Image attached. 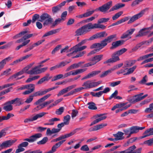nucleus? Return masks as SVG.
I'll return each instance as SVG.
<instances>
[{
	"mask_svg": "<svg viewBox=\"0 0 153 153\" xmlns=\"http://www.w3.org/2000/svg\"><path fill=\"white\" fill-rule=\"evenodd\" d=\"M50 16V15L47 13H43L40 16V19L38 20V21L41 22H42L45 20V21Z\"/></svg>",
	"mask_w": 153,
	"mask_h": 153,
	"instance_id": "obj_32",
	"label": "nucleus"
},
{
	"mask_svg": "<svg viewBox=\"0 0 153 153\" xmlns=\"http://www.w3.org/2000/svg\"><path fill=\"white\" fill-rule=\"evenodd\" d=\"M103 56V55L102 54L96 55L91 58L90 60L93 61L95 64L102 59Z\"/></svg>",
	"mask_w": 153,
	"mask_h": 153,
	"instance_id": "obj_26",
	"label": "nucleus"
},
{
	"mask_svg": "<svg viewBox=\"0 0 153 153\" xmlns=\"http://www.w3.org/2000/svg\"><path fill=\"white\" fill-rule=\"evenodd\" d=\"M65 141V140H63L56 143L52 147L51 150H50L46 153H53L56 151V149L59 147Z\"/></svg>",
	"mask_w": 153,
	"mask_h": 153,
	"instance_id": "obj_17",
	"label": "nucleus"
},
{
	"mask_svg": "<svg viewBox=\"0 0 153 153\" xmlns=\"http://www.w3.org/2000/svg\"><path fill=\"white\" fill-rule=\"evenodd\" d=\"M137 67V66L135 65L132 68H131L129 69L127 72L126 73H125L123 74L124 75H128L132 73L135 70V69Z\"/></svg>",
	"mask_w": 153,
	"mask_h": 153,
	"instance_id": "obj_45",
	"label": "nucleus"
},
{
	"mask_svg": "<svg viewBox=\"0 0 153 153\" xmlns=\"http://www.w3.org/2000/svg\"><path fill=\"white\" fill-rule=\"evenodd\" d=\"M28 145V143L26 141L23 142L19 144L18 146V149L15 151V153H19L24 151L25 149L23 147H26Z\"/></svg>",
	"mask_w": 153,
	"mask_h": 153,
	"instance_id": "obj_12",
	"label": "nucleus"
},
{
	"mask_svg": "<svg viewBox=\"0 0 153 153\" xmlns=\"http://www.w3.org/2000/svg\"><path fill=\"white\" fill-rule=\"evenodd\" d=\"M112 5V1H110L95 9L96 11H99L104 13L107 12Z\"/></svg>",
	"mask_w": 153,
	"mask_h": 153,
	"instance_id": "obj_6",
	"label": "nucleus"
},
{
	"mask_svg": "<svg viewBox=\"0 0 153 153\" xmlns=\"http://www.w3.org/2000/svg\"><path fill=\"white\" fill-rule=\"evenodd\" d=\"M134 28L131 29L127 30L124 33L121 37V38L124 39L127 38L128 36L131 35L135 31Z\"/></svg>",
	"mask_w": 153,
	"mask_h": 153,
	"instance_id": "obj_23",
	"label": "nucleus"
},
{
	"mask_svg": "<svg viewBox=\"0 0 153 153\" xmlns=\"http://www.w3.org/2000/svg\"><path fill=\"white\" fill-rule=\"evenodd\" d=\"M143 0H135L132 3L131 6L132 7L134 6L138 5L139 3L143 1Z\"/></svg>",
	"mask_w": 153,
	"mask_h": 153,
	"instance_id": "obj_61",
	"label": "nucleus"
},
{
	"mask_svg": "<svg viewBox=\"0 0 153 153\" xmlns=\"http://www.w3.org/2000/svg\"><path fill=\"white\" fill-rule=\"evenodd\" d=\"M32 54H29L27 55H26L24 56H23L20 58L19 59H17L15 61L13 62L14 63H18L24 60H25L26 59H27L29 57L31 56H32Z\"/></svg>",
	"mask_w": 153,
	"mask_h": 153,
	"instance_id": "obj_37",
	"label": "nucleus"
},
{
	"mask_svg": "<svg viewBox=\"0 0 153 153\" xmlns=\"http://www.w3.org/2000/svg\"><path fill=\"white\" fill-rule=\"evenodd\" d=\"M107 34L105 31L102 32L97 33L91 36L88 39L89 40H93L95 39L100 38L102 37H106Z\"/></svg>",
	"mask_w": 153,
	"mask_h": 153,
	"instance_id": "obj_14",
	"label": "nucleus"
},
{
	"mask_svg": "<svg viewBox=\"0 0 153 153\" xmlns=\"http://www.w3.org/2000/svg\"><path fill=\"white\" fill-rule=\"evenodd\" d=\"M125 6V4L121 3H118L114 6H113L109 10V12H111L115 10H118L120 8L124 7Z\"/></svg>",
	"mask_w": 153,
	"mask_h": 153,
	"instance_id": "obj_27",
	"label": "nucleus"
},
{
	"mask_svg": "<svg viewBox=\"0 0 153 153\" xmlns=\"http://www.w3.org/2000/svg\"><path fill=\"white\" fill-rule=\"evenodd\" d=\"M136 62L135 60H131L129 61H126L124 65V68H126L132 66Z\"/></svg>",
	"mask_w": 153,
	"mask_h": 153,
	"instance_id": "obj_34",
	"label": "nucleus"
},
{
	"mask_svg": "<svg viewBox=\"0 0 153 153\" xmlns=\"http://www.w3.org/2000/svg\"><path fill=\"white\" fill-rule=\"evenodd\" d=\"M64 108L63 107H60L59 109L56 111L55 113L57 115H61L64 112Z\"/></svg>",
	"mask_w": 153,
	"mask_h": 153,
	"instance_id": "obj_51",
	"label": "nucleus"
},
{
	"mask_svg": "<svg viewBox=\"0 0 153 153\" xmlns=\"http://www.w3.org/2000/svg\"><path fill=\"white\" fill-rule=\"evenodd\" d=\"M148 28H145L141 29L138 32L137 34L136 35L135 37H139L147 35V34L149 33L148 31H146V30H148Z\"/></svg>",
	"mask_w": 153,
	"mask_h": 153,
	"instance_id": "obj_25",
	"label": "nucleus"
},
{
	"mask_svg": "<svg viewBox=\"0 0 153 153\" xmlns=\"http://www.w3.org/2000/svg\"><path fill=\"white\" fill-rule=\"evenodd\" d=\"M149 8H146L141 10L139 13L133 16L130 18L129 16L126 17L119 20L120 21L121 24L128 21L130 19L128 22V24L131 23L142 16L146 12L148 11L149 10Z\"/></svg>",
	"mask_w": 153,
	"mask_h": 153,
	"instance_id": "obj_1",
	"label": "nucleus"
},
{
	"mask_svg": "<svg viewBox=\"0 0 153 153\" xmlns=\"http://www.w3.org/2000/svg\"><path fill=\"white\" fill-rule=\"evenodd\" d=\"M91 29H93L94 28H101L102 30L105 29L106 28V26L103 25L99 24H93L92 23H89Z\"/></svg>",
	"mask_w": 153,
	"mask_h": 153,
	"instance_id": "obj_22",
	"label": "nucleus"
},
{
	"mask_svg": "<svg viewBox=\"0 0 153 153\" xmlns=\"http://www.w3.org/2000/svg\"><path fill=\"white\" fill-rule=\"evenodd\" d=\"M89 105L88 108L91 110H96L97 109V107L96 106V104L93 102H90L88 103Z\"/></svg>",
	"mask_w": 153,
	"mask_h": 153,
	"instance_id": "obj_42",
	"label": "nucleus"
},
{
	"mask_svg": "<svg viewBox=\"0 0 153 153\" xmlns=\"http://www.w3.org/2000/svg\"><path fill=\"white\" fill-rule=\"evenodd\" d=\"M107 125L106 123H102L96 126L97 130L100 129Z\"/></svg>",
	"mask_w": 153,
	"mask_h": 153,
	"instance_id": "obj_60",
	"label": "nucleus"
},
{
	"mask_svg": "<svg viewBox=\"0 0 153 153\" xmlns=\"http://www.w3.org/2000/svg\"><path fill=\"white\" fill-rule=\"evenodd\" d=\"M87 68H85L83 69H79L76 70L74 72V75H76L77 74L83 73L85 71L87 70Z\"/></svg>",
	"mask_w": 153,
	"mask_h": 153,
	"instance_id": "obj_49",
	"label": "nucleus"
},
{
	"mask_svg": "<svg viewBox=\"0 0 153 153\" xmlns=\"http://www.w3.org/2000/svg\"><path fill=\"white\" fill-rule=\"evenodd\" d=\"M107 41L106 39H105L104 40L101 41L100 44L102 46V48H100V49H102L106 46L107 44Z\"/></svg>",
	"mask_w": 153,
	"mask_h": 153,
	"instance_id": "obj_63",
	"label": "nucleus"
},
{
	"mask_svg": "<svg viewBox=\"0 0 153 153\" xmlns=\"http://www.w3.org/2000/svg\"><path fill=\"white\" fill-rule=\"evenodd\" d=\"M123 13V11H120L115 14L112 17V19L113 20H115L117 19L119 17H120Z\"/></svg>",
	"mask_w": 153,
	"mask_h": 153,
	"instance_id": "obj_47",
	"label": "nucleus"
},
{
	"mask_svg": "<svg viewBox=\"0 0 153 153\" xmlns=\"http://www.w3.org/2000/svg\"><path fill=\"white\" fill-rule=\"evenodd\" d=\"M105 114H97L95 117L96 118H98L95 120L93 121L91 124L90 126H91L93 125L96 124L102 120L105 119L107 117L106 116H104Z\"/></svg>",
	"mask_w": 153,
	"mask_h": 153,
	"instance_id": "obj_13",
	"label": "nucleus"
},
{
	"mask_svg": "<svg viewBox=\"0 0 153 153\" xmlns=\"http://www.w3.org/2000/svg\"><path fill=\"white\" fill-rule=\"evenodd\" d=\"M46 114V113L43 112L36 114L35 116L33 117L32 118H28L25 119L24 120V122L25 123H27L29 122L33 121L34 120H36L38 118L42 117Z\"/></svg>",
	"mask_w": 153,
	"mask_h": 153,
	"instance_id": "obj_11",
	"label": "nucleus"
},
{
	"mask_svg": "<svg viewBox=\"0 0 153 153\" xmlns=\"http://www.w3.org/2000/svg\"><path fill=\"white\" fill-rule=\"evenodd\" d=\"M33 34H30L24 35L21 38L17 40L16 42V43H20L21 42L23 43L20 45L17 46L16 48V50H18L23 46L27 45L28 44L30 41L29 39L27 40V39L33 36Z\"/></svg>",
	"mask_w": 153,
	"mask_h": 153,
	"instance_id": "obj_4",
	"label": "nucleus"
},
{
	"mask_svg": "<svg viewBox=\"0 0 153 153\" xmlns=\"http://www.w3.org/2000/svg\"><path fill=\"white\" fill-rule=\"evenodd\" d=\"M76 86L75 85H73L68 87H67L65 88H64L62 90L64 93L65 94L67 93L69 91H70L72 89L75 88Z\"/></svg>",
	"mask_w": 153,
	"mask_h": 153,
	"instance_id": "obj_39",
	"label": "nucleus"
},
{
	"mask_svg": "<svg viewBox=\"0 0 153 153\" xmlns=\"http://www.w3.org/2000/svg\"><path fill=\"white\" fill-rule=\"evenodd\" d=\"M124 42L125 41L123 40H120L113 42L112 43V46L110 47V49L111 50L114 49L123 45Z\"/></svg>",
	"mask_w": 153,
	"mask_h": 153,
	"instance_id": "obj_19",
	"label": "nucleus"
},
{
	"mask_svg": "<svg viewBox=\"0 0 153 153\" xmlns=\"http://www.w3.org/2000/svg\"><path fill=\"white\" fill-rule=\"evenodd\" d=\"M22 99H21L16 98L10 101L7 102L6 103L12 104L17 103V105H19L22 104Z\"/></svg>",
	"mask_w": 153,
	"mask_h": 153,
	"instance_id": "obj_24",
	"label": "nucleus"
},
{
	"mask_svg": "<svg viewBox=\"0 0 153 153\" xmlns=\"http://www.w3.org/2000/svg\"><path fill=\"white\" fill-rule=\"evenodd\" d=\"M82 129V128H77L74 130L73 131H72L70 133L61 136L57 138L56 139V142L62 139L71 137V136L74 135L78 131H79Z\"/></svg>",
	"mask_w": 153,
	"mask_h": 153,
	"instance_id": "obj_7",
	"label": "nucleus"
},
{
	"mask_svg": "<svg viewBox=\"0 0 153 153\" xmlns=\"http://www.w3.org/2000/svg\"><path fill=\"white\" fill-rule=\"evenodd\" d=\"M29 69V68H28V67L27 66H26L22 70V71L24 73H25L28 74H30V75L34 74H31L29 73H30V71L32 70V69L28 71Z\"/></svg>",
	"mask_w": 153,
	"mask_h": 153,
	"instance_id": "obj_57",
	"label": "nucleus"
},
{
	"mask_svg": "<svg viewBox=\"0 0 153 153\" xmlns=\"http://www.w3.org/2000/svg\"><path fill=\"white\" fill-rule=\"evenodd\" d=\"M48 138L47 137H44L41 140L37 142V144L39 145H42L45 144L48 141Z\"/></svg>",
	"mask_w": 153,
	"mask_h": 153,
	"instance_id": "obj_40",
	"label": "nucleus"
},
{
	"mask_svg": "<svg viewBox=\"0 0 153 153\" xmlns=\"http://www.w3.org/2000/svg\"><path fill=\"white\" fill-rule=\"evenodd\" d=\"M50 74L49 73H47L45 75L39 79L37 82V85H40L42 84L45 81H48L50 79L52 76H50Z\"/></svg>",
	"mask_w": 153,
	"mask_h": 153,
	"instance_id": "obj_16",
	"label": "nucleus"
},
{
	"mask_svg": "<svg viewBox=\"0 0 153 153\" xmlns=\"http://www.w3.org/2000/svg\"><path fill=\"white\" fill-rule=\"evenodd\" d=\"M51 94H48L45 95L42 98L38 100L37 101L34 103V104L36 105H37L39 103L42 102L47 99L48 97L51 96Z\"/></svg>",
	"mask_w": 153,
	"mask_h": 153,
	"instance_id": "obj_29",
	"label": "nucleus"
},
{
	"mask_svg": "<svg viewBox=\"0 0 153 153\" xmlns=\"http://www.w3.org/2000/svg\"><path fill=\"white\" fill-rule=\"evenodd\" d=\"M91 30L89 23L77 29L75 32V36H78L85 34Z\"/></svg>",
	"mask_w": 153,
	"mask_h": 153,
	"instance_id": "obj_5",
	"label": "nucleus"
},
{
	"mask_svg": "<svg viewBox=\"0 0 153 153\" xmlns=\"http://www.w3.org/2000/svg\"><path fill=\"white\" fill-rule=\"evenodd\" d=\"M127 51L125 48H123L113 53L111 55V58L104 61V64L114 63L120 60L119 56L122 54Z\"/></svg>",
	"mask_w": 153,
	"mask_h": 153,
	"instance_id": "obj_2",
	"label": "nucleus"
},
{
	"mask_svg": "<svg viewBox=\"0 0 153 153\" xmlns=\"http://www.w3.org/2000/svg\"><path fill=\"white\" fill-rule=\"evenodd\" d=\"M118 91L117 90H115L114 92L113 93L111 96L108 98V100H111L112 98H114L115 99L117 96L118 94Z\"/></svg>",
	"mask_w": 153,
	"mask_h": 153,
	"instance_id": "obj_62",
	"label": "nucleus"
},
{
	"mask_svg": "<svg viewBox=\"0 0 153 153\" xmlns=\"http://www.w3.org/2000/svg\"><path fill=\"white\" fill-rule=\"evenodd\" d=\"M16 141L12 140H7L3 142L0 146L2 148L9 147L11 146Z\"/></svg>",
	"mask_w": 153,
	"mask_h": 153,
	"instance_id": "obj_15",
	"label": "nucleus"
},
{
	"mask_svg": "<svg viewBox=\"0 0 153 153\" xmlns=\"http://www.w3.org/2000/svg\"><path fill=\"white\" fill-rule=\"evenodd\" d=\"M34 93L33 94L30 95L29 97L27 98L26 101H25V103H29L31 102L33 99V97H36V96H34Z\"/></svg>",
	"mask_w": 153,
	"mask_h": 153,
	"instance_id": "obj_52",
	"label": "nucleus"
},
{
	"mask_svg": "<svg viewBox=\"0 0 153 153\" xmlns=\"http://www.w3.org/2000/svg\"><path fill=\"white\" fill-rule=\"evenodd\" d=\"M102 94H103L102 92V91H100L98 92H97L96 93H95L93 92H91L90 93V94H91L92 96L98 97H101Z\"/></svg>",
	"mask_w": 153,
	"mask_h": 153,
	"instance_id": "obj_50",
	"label": "nucleus"
},
{
	"mask_svg": "<svg viewBox=\"0 0 153 153\" xmlns=\"http://www.w3.org/2000/svg\"><path fill=\"white\" fill-rule=\"evenodd\" d=\"M87 40H88V39L83 40L81 42L77 44L71 48L70 51H73L70 53L67 54V56H72V54L85 49L87 48L86 46H83L82 47L80 46L85 44L87 42Z\"/></svg>",
	"mask_w": 153,
	"mask_h": 153,
	"instance_id": "obj_3",
	"label": "nucleus"
},
{
	"mask_svg": "<svg viewBox=\"0 0 153 153\" xmlns=\"http://www.w3.org/2000/svg\"><path fill=\"white\" fill-rule=\"evenodd\" d=\"M42 136V134H41L37 133L31 136L29 138H25L23 140L29 143H33L37 139L41 137Z\"/></svg>",
	"mask_w": 153,
	"mask_h": 153,
	"instance_id": "obj_10",
	"label": "nucleus"
},
{
	"mask_svg": "<svg viewBox=\"0 0 153 153\" xmlns=\"http://www.w3.org/2000/svg\"><path fill=\"white\" fill-rule=\"evenodd\" d=\"M62 20V19H60V18L56 19L55 21L53 22L52 24H51V25L50 26V27L51 28L54 27L60 23L63 22Z\"/></svg>",
	"mask_w": 153,
	"mask_h": 153,
	"instance_id": "obj_35",
	"label": "nucleus"
},
{
	"mask_svg": "<svg viewBox=\"0 0 153 153\" xmlns=\"http://www.w3.org/2000/svg\"><path fill=\"white\" fill-rule=\"evenodd\" d=\"M130 134H133L138 132L137 126H133L130 128Z\"/></svg>",
	"mask_w": 153,
	"mask_h": 153,
	"instance_id": "obj_55",
	"label": "nucleus"
},
{
	"mask_svg": "<svg viewBox=\"0 0 153 153\" xmlns=\"http://www.w3.org/2000/svg\"><path fill=\"white\" fill-rule=\"evenodd\" d=\"M11 58L10 57H8L3 60L0 62V64L2 65L4 67L6 64V61H9L11 60Z\"/></svg>",
	"mask_w": 153,
	"mask_h": 153,
	"instance_id": "obj_58",
	"label": "nucleus"
},
{
	"mask_svg": "<svg viewBox=\"0 0 153 153\" xmlns=\"http://www.w3.org/2000/svg\"><path fill=\"white\" fill-rule=\"evenodd\" d=\"M143 135L140 137V139H142L150 135H153V128H151L146 130L143 133Z\"/></svg>",
	"mask_w": 153,
	"mask_h": 153,
	"instance_id": "obj_20",
	"label": "nucleus"
},
{
	"mask_svg": "<svg viewBox=\"0 0 153 153\" xmlns=\"http://www.w3.org/2000/svg\"><path fill=\"white\" fill-rule=\"evenodd\" d=\"M61 28H58L50 31L44 34L42 36V38L56 34L57 33L59 32Z\"/></svg>",
	"mask_w": 153,
	"mask_h": 153,
	"instance_id": "obj_28",
	"label": "nucleus"
},
{
	"mask_svg": "<svg viewBox=\"0 0 153 153\" xmlns=\"http://www.w3.org/2000/svg\"><path fill=\"white\" fill-rule=\"evenodd\" d=\"M61 47V45H57L52 51V54H54L57 51H58Z\"/></svg>",
	"mask_w": 153,
	"mask_h": 153,
	"instance_id": "obj_64",
	"label": "nucleus"
},
{
	"mask_svg": "<svg viewBox=\"0 0 153 153\" xmlns=\"http://www.w3.org/2000/svg\"><path fill=\"white\" fill-rule=\"evenodd\" d=\"M69 62H60L59 64L57 65L58 68L62 67L65 66L67 64L69 63Z\"/></svg>",
	"mask_w": 153,
	"mask_h": 153,
	"instance_id": "obj_59",
	"label": "nucleus"
},
{
	"mask_svg": "<svg viewBox=\"0 0 153 153\" xmlns=\"http://www.w3.org/2000/svg\"><path fill=\"white\" fill-rule=\"evenodd\" d=\"M40 77V76L36 75V76H33L32 77L29 78L26 81V82H31L33 81H34L39 79Z\"/></svg>",
	"mask_w": 153,
	"mask_h": 153,
	"instance_id": "obj_43",
	"label": "nucleus"
},
{
	"mask_svg": "<svg viewBox=\"0 0 153 153\" xmlns=\"http://www.w3.org/2000/svg\"><path fill=\"white\" fill-rule=\"evenodd\" d=\"M28 31L27 30L23 31L19 33L14 36L13 38V39H16L21 37L22 35H24L27 33Z\"/></svg>",
	"mask_w": 153,
	"mask_h": 153,
	"instance_id": "obj_38",
	"label": "nucleus"
},
{
	"mask_svg": "<svg viewBox=\"0 0 153 153\" xmlns=\"http://www.w3.org/2000/svg\"><path fill=\"white\" fill-rule=\"evenodd\" d=\"M48 67H45L41 68H39L36 70L30 72L29 73L34 74H41L42 73H44L48 70Z\"/></svg>",
	"mask_w": 153,
	"mask_h": 153,
	"instance_id": "obj_21",
	"label": "nucleus"
},
{
	"mask_svg": "<svg viewBox=\"0 0 153 153\" xmlns=\"http://www.w3.org/2000/svg\"><path fill=\"white\" fill-rule=\"evenodd\" d=\"M110 19L109 18H102L99 19L98 21V23L99 24L105 23L107 22Z\"/></svg>",
	"mask_w": 153,
	"mask_h": 153,
	"instance_id": "obj_54",
	"label": "nucleus"
},
{
	"mask_svg": "<svg viewBox=\"0 0 153 153\" xmlns=\"http://www.w3.org/2000/svg\"><path fill=\"white\" fill-rule=\"evenodd\" d=\"M84 63L83 62H80L77 63H74L72 65V66L73 68V69L77 68H79V67H82L81 66V65L82 64H83Z\"/></svg>",
	"mask_w": 153,
	"mask_h": 153,
	"instance_id": "obj_46",
	"label": "nucleus"
},
{
	"mask_svg": "<svg viewBox=\"0 0 153 153\" xmlns=\"http://www.w3.org/2000/svg\"><path fill=\"white\" fill-rule=\"evenodd\" d=\"M101 83V81L94 82L91 80H88L84 82L82 86L85 87L84 89H89L97 86Z\"/></svg>",
	"mask_w": 153,
	"mask_h": 153,
	"instance_id": "obj_8",
	"label": "nucleus"
},
{
	"mask_svg": "<svg viewBox=\"0 0 153 153\" xmlns=\"http://www.w3.org/2000/svg\"><path fill=\"white\" fill-rule=\"evenodd\" d=\"M124 133L121 131H119L117 133L114 134L113 136L115 137V140H121L123 139V136Z\"/></svg>",
	"mask_w": 153,
	"mask_h": 153,
	"instance_id": "obj_31",
	"label": "nucleus"
},
{
	"mask_svg": "<svg viewBox=\"0 0 153 153\" xmlns=\"http://www.w3.org/2000/svg\"><path fill=\"white\" fill-rule=\"evenodd\" d=\"M116 37L117 34H114L108 36L105 39L108 43H110L113 41V39L116 38Z\"/></svg>",
	"mask_w": 153,
	"mask_h": 153,
	"instance_id": "obj_41",
	"label": "nucleus"
},
{
	"mask_svg": "<svg viewBox=\"0 0 153 153\" xmlns=\"http://www.w3.org/2000/svg\"><path fill=\"white\" fill-rule=\"evenodd\" d=\"M46 92L45 89L42 91H39L34 93V96H36V97L38 96H41L46 94Z\"/></svg>",
	"mask_w": 153,
	"mask_h": 153,
	"instance_id": "obj_48",
	"label": "nucleus"
},
{
	"mask_svg": "<svg viewBox=\"0 0 153 153\" xmlns=\"http://www.w3.org/2000/svg\"><path fill=\"white\" fill-rule=\"evenodd\" d=\"M100 72V71H93L89 73L87 75L84 76L82 79V80L84 79H89L94 76L98 74Z\"/></svg>",
	"mask_w": 153,
	"mask_h": 153,
	"instance_id": "obj_18",
	"label": "nucleus"
},
{
	"mask_svg": "<svg viewBox=\"0 0 153 153\" xmlns=\"http://www.w3.org/2000/svg\"><path fill=\"white\" fill-rule=\"evenodd\" d=\"M70 119L71 117L69 115H67L66 116H64L63 119L64 123L66 125H68Z\"/></svg>",
	"mask_w": 153,
	"mask_h": 153,
	"instance_id": "obj_44",
	"label": "nucleus"
},
{
	"mask_svg": "<svg viewBox=\"0 0 153 153\" xmlns=\"http://www.w3.org/2000/svg\"><path fill=\"white\" fill-rule=\"evenodd\" d=\"M40 18L39 15L37 14H35L32 16V23H34L36 20H38V19Z\"/></svg>",
	"mask_w": 153,
	"mask_h": 153,
	"instance_id": "obj_53",
	"label": "nucleus"
},
{
	"mask_svg": "<svg viewBox=\"0 0 153 153\" xmlns=\"http://www.w3.org/2000/svg\"><path fill=\"white\" fill-rule=\"evenodd\" d=\"M135 96V95L134 96H133L128 98V100L129 102L132 104H134L137 102L140 101L137 97Z\"/></svg>",
	"mask_w": 153,
	"mask_h": 153,
	"instance_id": "obj_30",
	"label": "nucleus"
},
{
	"mask_svg": "<svg viewBox=\"0 0 153 153\" xmlns=\"http://www.w3.org/2000/svg\"><path fill=\"white\" fill-rule=\"evenodd\" d=\"M53 19L52 18L51 16L48 18L43 23V25L44 26H48L51 25L53 23Z\"/></svg>",
	"mask_w": 153,
	"mask_h": 153,
	"instance_id": "obj_33",
	"label": "nucleus"
},
{
	"mask_svg": "<svg viewBox=\"0 0 153 153\" xmlns=\"http://www.w3.org/2000/svg\"><path fill=\"white\" fill-rule=\"evenodd\" d=\"M6 102L4 105H5L3 107V109L6 111H10L13 110V106L12 104H7Z\"/></svg>",
	"mask_w": 153,
	"mask_h": 153,
	"instance_id": "obj_36",
	"label": "nucleus"
},
{
	"mask_svg": "<svg viewBox=\"0 0 153 153\" xmlns=\"http://www.w3.org/2000/svg\"><path fill=\"white\" fill-rule=\"evenodd\" d=\"M136 148L135 145H133L130 146L128 148L123 151L122 153H141L142 149L141 148H140L135 150L134 149Z\"/></svg>",
	"mask_w": 153,
	"mask_h": 153,
	"instance_id": "obj_9",
	"label": "nucleus"
},
{
	"mask_svg": "<svg viewBox=\"0 0 153 153\" xmlns=\"http://www.w3.org/2000/svg\"><path fill=\"white\" fill-rule=\"evenodd\" d=\"M153 143V137L149 140L145 141L143 142L144 144H147L148 146H151Z\"/></svg>",
	"mask_w": 153,
	"mask_h": 153,
	"instance_id": "obj_56",
	"label": "nucleus"
}]
</instances>
